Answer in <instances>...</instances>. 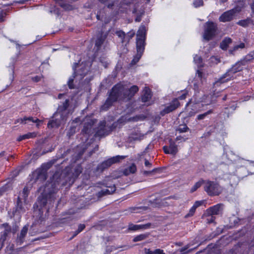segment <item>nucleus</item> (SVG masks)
I'll list each match as a JSON object with an SVG mask.
<instances>
[{
	"mask_svg": "<svg viewBox=\"0 0 254 254\" xmlns=\"http://www.w3.org/2000/svg\"><path fill=\"white\" fill-rule=\"evenodd\" d=\"M123 84L118 83L114 85L108 93V97L104 103L101 106L102 111H107L114 104L117 102L121 96L124 90Z\"/></svg>",
	"mask_w": 254,
	"mask_h": 254,
	"instance_id": "1",
	"label": "nucleus"
},
{
	"mask_svg": "<svg viewBox=\"0 0 254 254\" xmlns=\"http://www.w3.org/2000/svg\"><path fill=\"white\" fill-rule=\"evenodd\" d=\"M45 167V165H42L41 168L37 169L32 172L31 174L29 175L28 183L30 186L32 185L34 183L42 182L46 179L47 169L49 167L48 166L46 168Z\"/></svg>",
	"mask_w": 254,
	"mask_h": 254,
	"instance_id": "2",
	"label": "nucleus"
},
{
	"mask_svg": "<svg viewBox=\"0 0 254 254\" xmlns=\"http://www.w3.org/2000/svg\"><path fill=\"white\" fill-rule=\"evenodd\" d=\"M117 127L116 123H113L110 126L106 125V122L105 120L99 122L96 128L95 136L100 138L108 135Z\"/></svg>",
	"mask_w": 254,
	"mask_h": 254,
	"instance_id": "3",
	"label": "nucleus"
},
{
	"mask_svg": "<svg viewBox=\"0 0 254 254\" xmlns=\"http://www.w3.org/2000/svg\"><path fill=\"white\" fill-rule=\"evenodd\" d=\"M98 150V146L96 145L93 149H88L87 144H82L78 145L73 149L74 153L73 156L74 159H81L83 154L87 151V155L84 157V159L91 156L93 153Z\"/></svg>",
	"mask_w": 254,
	"mask_h": 254,
	"instance_id": "4",
	"label": "nucleus"
},
{
	"mask_svg": "<svg viewBox=\"0 0 254 254\" xmlns=\"http://www.w3.org/2000/svg\"><path fill=\"white\" fill-rule=\"evenodd\" d=\"M217 25L216 23L208 21L205 23L203 37L204 40L209 41L216 35L217 31Z\"/></svg>",
	"mask_w": 254,
	"mask_h": 254,
	"instance_id": "5",
	"label": "nucleus"
},
{
	"mask_svg": "<svg viewBox=\"0 0 254 254\" xmlns=\"http://www.w3.org/2000/svg\"><path fill=\"white\" fill-rule=\"evenodd\" d=\"M204 190L210 196L218 195L223 190V188L217 183L214 181H207L204 182Z\"/></svg>",
	"mask_w": 254,
	"mask_h": 254,
	"instance_id": "6",
	"label": "nucleus"
},
{
	"mask_svg": "<svg viewBox=\"0 0 254 254\" xmlns=\"http://www.w3.org/2000/svg\"><path fill=\"white\" fill-rule=\"evenodd\" d=\"M236 73L230 68L223 74L214 83V85L218 86L221 84L226 83L230 80H233L236 77Z\"/></svg>",
	"mask_w": 254,
	"mask_h": 254,
	"instance_id": "7",
	"label": "nucleus"
},
{
	"mask_svg": "<svg viewBox=\"0 0 254 254\" xmlns=\"http://www.w3.org/2000/svg\"><path fill=\"white\" fill-rule=\"evenodd\" d=\"M180 106V103L178 101V99L174 98L169 106L166 107L163 110L160 111V115L161 116H164L165 115L176 110Z\"/></svg>",
	"mask_w": 254,
	"mask_h": 254,
	"instance_id": "8",
	"label": "nucleus"
},
{
	"mask_svg": "<svg viewBox=\"0 0 254 254\" xmlns=\"http://www.w3.org/2000/svg\"><path fill=\"white\" fill-rule=\"evenodd\" d=\"M139 88L137 85H132L129 88L125 89L123 91V97L125 99L130 100L138 91Z\"/></svg>",
	"mask_w": 254,
	"mask_h": 254,
	"instance_id": "9",
	"label": "nucleus"
},
{
	"mask_svg": "<svg viewBox=\"0 0 254 254\" xmlns=\"http://www.w3.org/2000/svg\"><path fill=\"white\" fill-rule=\"evenodd\" d=\"M77 63L78 66L76 68L77 76L79 75L82 79L87 74L88 72L90 71V68L86 63L82 62L80 64V61Z\"/></svg>",
	"mask_w": 254,
	"mask_h": 254,
	"instance_id": "10",
	"label": "nucleus"
},
{
	"mask_svg": "<svg viewBox=\"0 0 254 254\" xmlns=\"http://www.w3.org/2000/svg\"><path fill=\"white\" fill-rule=\"evenodd\" d=\"M235 14V11L234 9L227 10L220 16L219 20L222 22L231 21L233 19Z\"/></svg>",
	"mask_w": 254,
	"mask_h": 254,
	"instance_id": "11",
	"label": "nucleus"
},
{
	"mask_svg": "<svg viewBox=\"0 0 254 254\" xmlns=\"http://www.w3.org/2000/svg\"><path fill=\"white\" fill-rule=\"evenodd\" d=\"M106 38L107 35H103L102 33H101L100 36L97 37V39L95 40V46L94 48V50H95V53H98L99 51L101 49V47Z\"/></svg>",
	"mask_w": 254,
	"mask_h": 254,
	"instance_id": "12",
	"label": "nucleus"
},
{
	"mask_svg": "<svg viewBox=\"0 0 254 254\" xmlns=\"http://www.w3.org/2000/svg\"><path fill=\"white\" fill-rule=\"evenodd\" d=\"M92 125L89 123H85L83 128L81 130V133L84 135L86 139L92 135Z\"/></svg>",
	"mask_w": 254,
	"mask_h": 254,
	"instance_id": "13",
	"label": "nucleus"
},
{
	"mask_svg": "<svg viewBox=\"0 0 254 254\" xmlns=\"http://www.w3.org/2000/svg\"><path fill=\"white\" fill-rule=\"evenodd\" d=\"M143 93L141 96V100L143 103L149 101L152 97L151 90L147 86H145L143 90Z\"/></svg>",
	"mask_w": 254,
	"mask_h": 254,
	"instance_id": "14",
	"label": "nucleus"
},
{
	"mask_svg": "<svg viewBox=\"0 0 254 254\" xmlns=\"http://www.w3.org/2000/svg\"><path fill=\"white\" fill-rule=\"evenodd\" d=\"M78 66V63H74L72 65V69L73 72L72 76L69 78L67 82V85L70 89H73L75 88V85L74 84V79L76 76H77L76 68Z\"/></svg>",
	"mask_w": 254,
	"mask_h": 254,
	"instance_id": "15",
	"label": "nucleus"
},
{
	"mask_svg": "<svg viewBox=\"0 0 254 254\" xmlns=\"http://www.w3.org/2000/svg\"><path fill=\"white\" fill-rule=\"evenodd\" d=\"M145 40L141 39H136V48L137 53L143 55L146 45Z\"/></svg>",
	"mask_w": 254,
	"mask_h": 254,
	"instance_id": "16",
	"label": "nucleus"
},
{
	"mask_svg": "<svg viewBox=\"0 0 254 254\" xmlns=\"http://www.w3.org/2000/svg\"><path fill=\"white\" fill-rule=\"evenodd\" d=\"M153 151L150 148L149 145H148L144 150L139 155L140 159H151L153 158L154 156L153 155Z\"/></svg>",
	"mask_w": 254,
	"mask_h": 254,
	"instance_id": "17",
	"label": "nucleus"
},
{
	"mask_svg": "<svg viewBox=\"0 0 254 254\" xmlns=\"http://www.w3.org/2000/svg\"><path fill=\"white\" fill-rule=\"evenodd\" d=\"M69 106V101L68 99H66L62 105L59 106L58 111L61 114V118L64 120L65 119V117L64 116V112L67 109Z\"/></svg>",
	"mask_w": 254,
	"mask_h": 254,
	"instance_id": "18",
	"label": "nucleus"
},
{
	"mask_svg": "<svg viewBox=\"0 0 254 254\" xmlns=\"http://www.w3.org/2000/svg\"><path fill=\"white\" fill-rule=\"evenodd\" d=\"M244 61H239L232 66L230 68L236 73L242 71L245 66Z\"/></svg>",
	"mask_w": 254,
	"mask_h": 254,
	"instance_id": "19",
	"label": "nucleus"
},
{
	"mask_svg": "<svg viewBox=\"0 0 254 254\" xmlns=\"http://www.w3.org/2000/svg\"><path fill=\"white\" fill-rule=\"evenodd\" d=\"M133 0H122L119 4V9L122 12H127V7L133 2Z\"/></svg>",
	"mask_w": 254,
	"mask_h": 254,
	"instance_id": "20",
	"label": "nucleus"
},
{
	"mask_svg": "<svg viewBox=\"0 0 254 254\" xmlns=\"http://www.w3.org/2000/svg\"><path fill=\"white\" fill-rule=\"evenodd\" d=\"M165 154H175L178 151V148L174 143L171 144L169 146H164L163 148Z\"/></svg>",
	"mask_w": 254,
	"mask_h": 254,
	"instance_id": "21",
	"label": "nucleus"
},
{
	"mask_svg": "<svg viewBox=\"0 0 254 254\" xmlns=\"http://www.w3.org/2000/svg\"><path fill=\"white\" fill-rule=\"evenodd\" d=\"M29 191L30 187H25L23 189L22 192L20 193V195L18 197L17 203L18 205L22 200H23L25 202L26 201V199L28 196Z\"/></svg>",
	"mask_w": 254,
	"mask_h": 254,
	"instance_id": "22",
	"label": "nucleus"
},
{
	"mask_svg": "<svg viewBox=\"0 0 254 254\" xmlns=\"http://www.w3.org/2000/svg\"><path fill=\"white\" fill-rule=\"evenodd\" d=\"M192 108L191 109L192 110L194 111V110H196L195 111H190L189 113V115L190 116H192L195 115V113L199 112L202 110H203V109H201V108L204 107V105L202 103H195L193 104L192 106Z\"/></svg>",
	"mask_w": 254,
	"mask_h": 254,
	"instance_id": "23",
	"label": "nucleus"
},
{
	"mask_svg": "<svg viewBox=\"0 0 254 254\" xmlns=\"http://www.w3.org/2000/svg\"><path fill=\"white\" fill-rule=\"evenodd\" d=\"M136 39H141L146 40V29L144 25H141L137 32L136 34Z\"/></svg>",
	"mask_w": 254,
	"mask_h": 254,
	"instance_id": "24",
	"label": "nucleus"
},
{
	"mask_svg": "<svg viewBox=\"0 0 254 254\" xmlns=\"http://www.w3.org/2000/svg\"><path fill=\"white\" fill-rule=\"evenodd\" d=\"M222 208V205L218 204L207 209V213L210 215H216L219 214Z\"/></svg>",
	"mask_w": 254,
	"mask_h": 254,
	"instance_id": "25",
	"label": "nucleus"
},
{
	"mask_svg": "<svg viewBox=\"0 0 254 254\" xmlns=\"http://www.w3.org/2000/svg\"><path fill=\"white\" fill-rule=\"evenodd\" d=\"M78 119L76 118L75 120H73L71 124V126L66 132V135L68 138H70L73 136L76 132V125L75 124L77 123Z\"/></svg>",
	"mask_w": 254,
	"mask_h": 254,
	"instance_id": "26",
	"label": "nucleus"
},
{
	"mask_svg": "<svg viewBox=\"0 0 254 254\" xmlns=\"http://www.w3.org/2000/svg\"><path fill=\"white\" fill-rule=\"evenodd\" d=\"M136 171V168L134 164L127 165L123 171V173L126 176L134 173Z\"/></svg>",
	"mask_w": 254,
	"mask_h": 254,
	"instance_id": "27",
	"label": "nucleus"
},
{
	"mask_svg": "<svg viewBox=\"0 0 254 254\" xmlns=\"http://www.w3.org/2000/svg\"><path fill=\"white\" fill-rule=\"evenodd\" d=\"M232 42V39L229 37H225L220 43V47L223 50H226L229 45Z\"/></svg>",
	"mask_w": 254,
	"mask_h": 254,
	"instance_id": "28",
	"label": "nucleus"
},
{
	"mask_svg": "<svg viewBox=\"0 0 254 254\" xmlns=\"http://www.w3.org/2000/svg\"><path fill=\"white\" fill-rule=\"evenodd\" d=\"M61 7L66 10H70L72 9V5L66 3L64 0H54Z\"/></svg>",
	"mask_w": 254,
	"mask_h": 254,
	"instance_id": "29",
	"label": "nucleus"
},
{
	"mask_svg": "<svg viewBox=\"0 0 254 254\" xmlns=\"http://www.w3.org/2000/svg\"><path fill=\"white\" fill-rule=\"evenodd\" d=\"M37 134L36 133L33 132H28L26 134L20 135L17 139V140L18 141H21L23 140H25L26 139H29V138H33L36 137Z\"/></svg>",
	"mask_w": 254,
	"mask_h": 254,
	"instance_id": "30",
	"label": "nucleus"
},
{
	"mask_svg": "<svg viewBox=\"0 0 254 254\" xmlns=\"http://www.w3.org/2000/svg\"><path fill=\"white\" fill-rule=\"evenodd\" d=\"M119 160H106L103 163L98 167V170H103L105 168L110 166L112 164L116 163Z\"/></svg>",
	"mask_w": 254,
	"mask_h": 254,
	"instance_id": "31",
	"label": "nucleus"
},
{
	"mask_svg": "<svg viewBox=\"0 0 254 254\" xmlns=\"http://www.w3.org/2000/svg\"><path fill=\"white\" fill-rule=\"evenodd\" d=\"M61 121L58 119L50 120L47 124L49 128H58L61 125Z\"/></svg>",
	"mask_w": 254,
	"mask_h": 254,
	"instance_id": "32",
	"label": "nucleus"
},
{
	"mask_svg": "<svg viewBox=\"0 0 254 254\" xmlns=\"http://www.w3.org/2000/svg\"><path fill=\"white\" fill-rule=\"evenodd\" d=\"M116 190L115 186H111L106 189H103L100 192H99L100 195L110 194L113 193Z\"/></svg>",
	"mask_w": 254,
	"mask_h": 254,
	"instance_id": "33",
	"label": "nucleus"
},
{
	"mask_svg": "<svg viewBox=\"0 0 254 254\" xmlns=\"http://www.w3.org/2000/svg\"><path fill=\"white\" fill-rule=\"evenodd\" d=\"M101 3L106 5L109 9H113L116 0H98Z\"/></svg>",
	"mask_w": 254,
	"mask_h": 254,
	"instance_id": "34",
	"label": "nucleus"
},
{
	"mask_svg": "<svg viewBox=\"0 0 254 254\" xmlns=\"http://www.w3.org/2000/svg\"><path fill=\"white\" fill-rule=\"evenodd\" d=\"M150 224H147L145 225H133L130 224L129 225L128 229L130 230L136 231L141 229H146L149 227Z\"/></svg>",
	"mask_w": 254,
	"mask_h": 254,
	"instance_id": "35",
	"label": "nucleus"
},
{
	"mask_svg": "<svg viewBox=\"0 0 254 254\" xmlns=\"http://www.w3.org/2000/svg\"><path fill=\"white\" fill-rule=\"evenodd\" d=\"M28 227L27 226H25L23 227L21 231L20 234L18 238V241L20 242V243H22L23 242V239L26 236L27 231H28Z\"/></svg>",
	"mask_w": 254,
	"mask_h": 254,
	"instance_id": "36",
	"label": "nucleus"
},
{
	"mask_svg": "<svg viewBox=\"0 0 254 254\" xmlns=\"http://www.w3.org/2000/svg\"><path fill=\"white\" fill-rule=\"evenodd\" d=\"M213 113V110L212 109H210L203 114L198 115L196 117V120L198 121L203 120L207 117V115L211 114Z\"/></svg>",
	"mask_w": 254,
	"mask_h": 254,
	"instance_id": "37",
	"label": "nucleus"
},
{
	"mask_svg": "<svg viewBox=\"0 0 254 254\" xmlns=\"http://www.w3.org/2000/svg\"><path fill=\"white\" fill-rule=\"evenodd\" d=\"M44 78V76L42 74H40L39 75H36L35 76H32L30 77V79L31 81H32L34 83H37L43 80Z\"/></svg>",
	"mask_w": 254,
	"mask_h": 254,
	"instance_id": "38",
	"label": "nucleus"
},
{
	"mask_svg": "<svg viewBox=\"0 0 254 254\" xmlns=\"http://www.w3.org/2000/svg\"><path fill=\"white\" fill-rule=\"evenodd\" d=\"M116 35L121 39L122 43L126 42V34L123 30H119L116 32Z\"/></svg>",
	"mask_w": 254,
	"mask_h": 254,
	"instance_id": "39",
	"label": "nucleus"
},
{
	"mask_svg": "<svg viewBox=\"0 0 254 254\" xmlns=\"http://www.w3.org/2000/svg\"><path fill=\"white\" fill-rule=\"evenodd\" d=\"M250 22L251 19L248 18L246 19L239 20L237 24L242 27H246L250 24Z\"/></svg>",
	"mask_w": 254,
	"mask_h": 254,
	"instance_id": "40",
	"label": "nucleus"
},
{
	"mask_svg": "<svg viewBox=\"0 0 254 254\" xmlns=\"http://www.w3.org/2000/svg\"><path fill=\"white\" fill-rule=\"evenodd\" d=\"M203 183V180H199L197 182H196L191 188L190 191L191 192H193L196 191L200 186L202 185Z\"/></svg>",
	"mask_w": 254,
	"mask_h": 254,
	"instance_id": "41",
	"label": "nucleus"
},
{
	"mask_svg": "<svg viewBox=\"0 0 254 254\" xmlns=\"http://www.w3.org/2000/svg\"><path fill=\"white\" fill-rule=\"evenodd\" d=\"M194 63L198 65V66H202L203 61L202 59L200 56L196 55L193 58Z\"/></svg>",
	"mask_w": 254,
	"mask_h": 254,
	"instance_id": "42",
	"label": "nucleus"
},
{
	"mask_svg": "<svg viewBox=\"0 0 254 254\" xmlns=\"http://www.w3.org/2000/svg\"><path fill=\"white\" fill-rule=\"evenodd\" d=\"M143 137L142 135H137V134H132L131 136H129V139L130 142L134 141H140Z\"/></svg>",
	"mask_w": 254,
	"mask_h": 254,
	"instance_id": "43",
	"label": "nucleus"
},
{
	"mask_svg": "<svg viewBox=\"0 0 254 254\" xmlns=\"http://www.w3.org/2000/svg\"><path fill=\"white\" fill-rule=\"evenodd\" d=\"M189 130V128L188 127L187 125H181L179 126L177 130L180 132H186Z\"/></svg>",
	"mask_w": 254,
	"mask_h": 254,
	"instance_id": "44",
	"label": "nucleus"
},
{
	"mask_svg": "<svg viewBox=\"0 0 254 254\" xmlns=\"http://www.w3.org/2000/svg\"><path fill=\"white\" fill-rule=\"evenodd\" d=\"M254 58V57L253 55L249 54L247 55H246L243 59L241 60V61H244L245 62V65L246 66L248 62L252 60Z\"/></svg>",
	"mask_w": 254,
	"mask_h": 254,
	"instance_id": "45",
	"label": "nucleus"
},
{
	"mask_svg": "<svg viewBox=\"0 0 254 254\" xmlns=\"http://www.w3.org/2000/svg\"><path fill=\"white\" fill-rule=\"evenodd\" d=\"M135 35V32L131 30L126 34V42H129Z\"/></svg>",
	"mask_w": 254,
	"mask_h": 254,
	"instance_id": "46",
	"label": "nucleus"
},
{
	"mask_svg": "<svg viewBox=\"0 0 254 254\" xmlns=\"http://www.w3.org/2000/svg\"><path fill=\"white\" fill-rule=\"evenodd\" d=\"M245 47V44L244 43H241L239 45H235L233 48V49L230 50V52L232 53L233 52L236 51L238 50L239 49H244Z\"/></svg>",
	"mask_w": 254,
	"mask_h": 254,
	"instance_id": "47",
	"label": "nucleus"
},
{
	"mask_svg": "<svg viewBox=\"0 0 254 254\" xmlns=\"http://www.w3.org/2000/svg\"><path fill=\"white\" fill-rule=\"evenodd\" d=\"M142 55L137 53L135 56L134 57L133 59L131 61V64H136L140 60Z\"/></svg>",
	"mask_w": 254,
	"mask_h": 254,
	"instance_id": "48",
	"label": "nucleus"
},
{
	"mask_svg": "<svg viewBox=\"0 0 254 254\" xmlns=\"http://www.w3.org/2000/svg\"><path fill=\"white\" fill-rule=\"evenodd\" d=\"M181 92L182 94L180 96H179L178 98H176L177 99H178V100H185L187 98V96L188 94V91L187 90H182L181 91Z\"/></svg>",
	"mask_w": 254,
	"mask_h": 254,
	"instance_id": "49",
	"label": "nucleus"
},
{
	"mask_svg": "<svg viewBox=\"0 0 254 254\" xmlns=\"http://www.w3.org/2000/svg\"><path fill=\"white\" fill-rule=\"evenodd\" d=\"M196 209V208H195L194 207L192 206L190 209L189 213L185 215V218H188L193 216L195 211Z\"/></svg>",
	"mask_w": 254,
	"mask_h": 254,
	"instance_id": "50",
	"label": "nucleus"
},
{
	"mask_svg": "<svg viewBox=\"0 0 254 254\" xmlns=\"http://www.w3.org/2000/svg\"><path fill=\"white\" fill-rule=\"evenodd\" d=\"M193 4L195 7H198L203 5V1L202 0H194Z\"/></svg>",
	"mask_w": 254,
	"mask_h": 254,
	"instance_id": "51",
	"label": "nucleus"
},
{
	"mask_svg": "<svg viewBox=\"0 0 254 254\" xmlns=\"http://www.w3.org/2000/svg\"><path fill=\"white\" fill-rule=\"evenodd\" d=\"M47 202V199L46 198L39 197L38 203L42 206H45Z\"/></svg>",
	"mask_w": 254,
	"mask_h": 254,
	"instance_id": "52",
	"label": "nucleus"
},
{
	"mask_svg": "<svg viewBox=\"0 0 254 254\" xmlns=\"http://www.w3.org/2000/svg\"><path fill=\"white\" fill-rule=\"evenodd\" d=\"M145 238V236L144 235H140L134 238V242H137L139 241H141Z\"/></svg>",
	"mask_w": 254,
	"mask_h": 254,
	"instance_id": "53",
	"label": "nucleus"
},
{
	"mask_svg": "<svg viewBox=\"0 0 254 254\" xmlns=\"http://www.w3.org/2000/svg\"><path fill=\"white\" fill-rule=\"evenodd\" d=\"M33 120H34V118L32 117H24L23 118V119L22 120V122H24V123L26 124V122L27 121H29L33 122Z\"/></svg>",
	"mask_w": 254,
	"mask_h": 254,
	"instance_id": "54",
	"label": "nucleus"
},
{
	"mask_svg": "<svg viewBox=\"0 0 254 254\" xmlns=\"http://www.w3.org/2000/svg\"><path fill=\"white\" fill-rule=\"evenodd\" d=\"M202 203H203V201H196L195 202V203L193 205V206L195 208H196L198 206L202 205Z\"/></svg>",
	"mask_w": 254,
	"mask_h": 254,
	"instance_id": "55",
	"label": "nucleus"
},
{
	"mask_svg": "<svg viewBox=\"0 0 254 254\" xmlns=\"http://www.w3.org/2000/svg\"><path fill=\"white\" fill-rule=\"evenodd\" d=\"M153 253L154 254H165L163 250L159 249L155 250L153 251Z\"/></svg>",
	"mask_w": 254,
	"mask_h": 254,
	"instance_id": "56",
	"label": "nucleus"
},
{
	"mask_svg": "<svg viewBox=\"0 0 254 254\" xmlns=\"http://www.w3.org/2000/svg\"><path fill=\"white\" fill-rule=\"evenodd\" d=\"M144 251L145 254H154L153 251H151L149 249L145 248Z\"/></svg>",
	"mask_w": 254,
	"mask_h": 254,
	"instance_id": "57",
	"label": "nucleus"
},
{
	"mask_svg": "<svg viewBox=\"0 0 254 254\" xmlns=\"http://www.w3.org/2000/svg\"><path fill=\"white\" fill-rule=\"evenodd\" d=\"M85 228V225L84 224H80L78 226V230H77V233H76L78 234V233L81 232Z\"/></svg>",
	"mask_w": 254,
	"mask_h": 254,
	"instance_id": "58",
	"label": "nucleus"
},
{
	"mask_svg": "<svg viewBox=\"0 0 254 254\" xmlns=\"http://www.w3.org/2000/svg\"><path fill=\"white\" fill-rule=\"evenodd\" d=\"M126 157V156L117 155L116 156H113L112 157L109 158L108 159H125Z\"/></svg>",
	"mask_w": 254,
	"mask_h": 254,
	"instance_id": "59",
	"label": "nucleus"
},
{
	"mask_svg": "<svg viewBox=\"0 0 254 254\" xmlns=\"http://www.w3.org/2000/svg\"><path fill=\"white\" fill-rule=\"evenodd\" d=\"M81 172V168L80 166H78L75 172V176H77Z\"/></svg>",
	"mask_w": 254,
	"mask_h": 254,
	"instance_id": "60",
	"label": "nucleus"
},
{
	"mask_svg": "<svg viewBox=\"0 0 254 254\" xmlns=\"http://www.w3.org/2000/svg\"><path fill=\"white\" fill-rule=\"evenodd\" d=\"M188 248L189 247L187 246L184 248H182L180 251L181 253L184 254L186 253L185 251L188 249Z\"/></svg>",
	"mask_w": 254,
	"mask_h": 254,
	"instance_id": "61",
	"label": "nucleus"
},
{
	"mask_svg": "<svg viewBox=\"0 0 254 254\" xmlns=\"http://www.w3.org/2000/svg\"><path fill=\"white\" fill-rule=\"evenodd\" d=\"M5 235H6V233L5 232L3 234L4 238H3V240L1 241V240H0V249L2 248V244H3V242L4 240V238H5Z\"/></svg>",
	"mask_w": 254,
	"mask_h": 254,
	"instance_id": "62",
	"label": "nucleus"
},
{
	"mask_svg": "<svg viewBox=\"0 0 254 254\" xmlns=\"http://www.w3.org/2000/svg\"><path fill=\"white\" fill-rule=\"evenodd\" d=\"M93 79L92 77H90V78H86L84 80L85 82H87V83H89Z\"/></svg>",
	"mask_w": 254,
	"mask_h": 254,
	"instance_id": "63",
	"label": "nucleus"
},
{
	"mask_svg": "<svg viewBox=\"0 0 254 254\" xmlns=\"http://www.w3.org/2000/svg\"><path fill=\"white\" fill-rule=\"evenodd\" d=\"M141 20V16L140 15H137L135 19V21L136 22H140Z\"/></svg>",
	"mask_w": 254,
	"mask_h": 254,
	"instance_id": "64",
	"label": "nucleus"
}]
</instances>
